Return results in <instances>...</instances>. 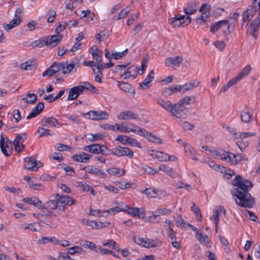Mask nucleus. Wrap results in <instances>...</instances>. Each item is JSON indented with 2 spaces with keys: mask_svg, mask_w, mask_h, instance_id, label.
<instances>
[{
  "mask_svg": "<svg viewBox=\"0 0 260 260\" xmlns=\"http://www.w3.org/2000/svg\"><path fill=\"white\" fill-rule=\"evenodd\" d=\"M233 184L236 187L231 190V193L236 203L241 207L252 208L255 204V201L248 192L253 186L252 182L243 179L238 175L233 180Z\"/></svg>",
  "mask_w": 260,
  "mask_h": 260,
  "instance_id": "1",
  "label": "nucleus"
},
{
  "mask_svg": "<svg viewBox=\"0 0 260 260\" xmlns=\"http://www.w3.org/2000/svg\"><path fill=\"white\" fill-rule=\"evenodd\" d=\"M85 90L93 93H99V90L95 87L88 82H83L79 85L74 86L69 90L67 100L71 101L76 99L80 94H83Z\"/></svg>",
  "mask_w": 260,
  "mask_h": 260,
  "instance_id": "2",
  "label": "nucleus"
},
{
  "mask_svg": "<svg viewBox=\"0 0 260 260\" xmlns=\"http://www.w3.org/2000/svg\"><path fill=\"white\" fill-rule=\"evenodd\" d=\"M51 68L54 70V73H56L59 71H62L63 74L70 73L74 68L75 64L74 61L68 64V61L57 63L54 62L51 66Z\"/></svg>",
  "mask_w": 260,
  "mask_h": 260,
  "instance_id": "3",
  "label": "nucleus"
},
{
  "mask_svg": "<svg viewBox=\"0 0 260 260\" xmlns=\"http://www.w3.org/2000/svg\"><path fill=\"white\" fill-rule=\"evenodd\" d=\"M134 240L137 244L146 248L155 247L160 246L161 245L160 242L157 239H144L140 237H134Z\"/></svg>",
  "mask_w": 260,
  "mask_h": 260,
  "instance_id": "4",
  "label": "nucleus"
},
{
  "mask_svg": "<svg viewBox=\"0 0 260 260\" xmlns=\"http://www.w3.org/2000/svg\"><path fill=\"white\" fill-rule=\"evenodd\" d=\"M0 147L3 153L5 156L8 157L12 154L13 151L12 142L8 137H4L2 134L1 136Z\"/></svg>",
  "mask_w": 260,
  "mask_h": 260,
  "instance_id": "5",
  "label": "nucleus"
},
{
  "mask_svg": "<svg viewBox=\"0 0 260 260\" xmlns=\"http://www.w3.org/2000/svg\"><path fill=\"white\" fill-rule=\"evenodd\" d=\"M188 110L184 106L181 105L179 103L174 104L171 114L173 116H175L177 118H182L187 114Z\"/></svg>",
  "mask_w": 260,
  "mask_h": 260,
  "instance_id": "6",
  "label": "nucleus"
},
{
  "mask_svg": "<svg viewBox=\"0 0 260 260\" xmlns=\"http://www.w3.org/2000/svg\"><path fill=\"white\" fill-rule=\"evenodd\" d=\"M118 157L126 156L129 158H132L133 156V152L128 148L117 146L113 149L111 153Z\"/></svg>",
  "mask_w": 260,
  "mask_h": 260,
  "instance_id": "7",
  "label": "nucleus"
},
{
  "mask_svg": "<svg viewBox=\"0 0 260 260\" xmlns=\"http://www.w3.org/2000/svg\"><path fill=\"white\" fill-rule=\"evenodd\" d=\"M225 27L229 30V33L230 34L231 31H233L234 28H232L231 29L230 26L229 25V21L227 20H222L219 21L213 25L211 26L210 31L212 34H215L216 31H217L220 28Z\"/></svg>",
  "mask_w": 260,
  "mask_h": 260,
  "instance_id": "8",
  "label": "nucleus"
},
{
  "mask_svg": "<svg viewBox=\"0 0 260 260\" xmlns=\"http://www.w3.org/2000/svg\"><path fill=\"white\" fill-rule=\"evenodd\" d=\"M138 134L141 136L146 137L151 142L158 144L162 143V140L160 138L152 133H149L145 129H139Z\"/></svg>",
  "mask_w": 260,
  "mask_h": 260,
  "instance_id": "9",
  "label": "nucleus"
},
{
  "mask_svg": "<svg viewBox=\"0 0 260 260\" xmlns=\"http://www.w3.org/2000/svg\"><path fill=\"white\" fill-rule=\"evenodd\" d=\"M62 38V35L56 34L45 38L44 40V42L46 45H50L52 47H55L59 43Z\"/></svg>",
  "mask_w": 260,
  "mask_h": 260,
  "instance_id": "10",
  "label": "nucleus"
},
{
  "mask_svg": "<svg viewBox=\"0 0 260 260\" xmlns=\"http://www.w3.org/2000/svg\"><path fill=\"white\" fill-rule=\"evenodd\" d=\"M124 209L123 211L126 212L128 214H131L133 216H137L139 218H143L145 216V212L143 209H139L138 208H131L125 205L123 207Z\"/></svg>",
  "mask_w": 260,
  "mask_h": 260,
  "instance_id": "11",
  "label": "nucleus"
},
{
  "mask_svg": "<svg viewBox=\"0 0 260 260\" xmlns=\"http://www.w3.org/2000/svg\"><path fill=\"white\" fill-rule=\"evenodd\" d=\"M42 126L44 127H59L61 124L53 117H45L42 120Z\"/></svg>",
  "mask_w": 260,
  "mask_h": 260,
  "instance_id": "12",
  "label": "nucleus"
},
{
  "mask_svg": "<svg viewBox=\"0 0 260 260\" xmlns=\"http://www.w3.org/2000/svg\"><path fill=\"white\" fill-rule=\"evenodd\" d=\"M82 169L86 173L98 176L101 178H104L106 175V174L101 169L94 167V166H88L83 168Z\"/></svg>",
  "mask_w": 260,
  "mask_h": 260,
  "instance_id": "13",
  "label": "nucleus"
},
{
  "mask_svg": "<svg viewBox=\"0 0 260 260\" xmlns=\"http://www.w3.org/2000/svg\"><path fill=\"white\" fill-rule=\"evenodd\" d=\"M117 117L118 119L125 120L136 119L138 118V116L137 114L133 112L132 111L125 110L120 112Z\"/></svg>",
  "mask_w": 260,
  "mask_h": 260,
  "instance_id": "14",
  "label": "nucleus"
},
{
  "mask_svg": "<svg viewBox=\"0 0 260 260\" xmlns=\"http://www.w3.org/2000/svg\"><path fill=\"white\" fill-rule=\"evenodd\" d=\"M53 197L59 203L62 204L71 206L73 204H75L76 203L75 200L67 196H60L59 194L56 193L54 194Z\"/></svg>",
  "mask_w": 260,
  "mask_h": 260,
  "instance_id": "15",
  "label": "nucleus"
},
{
  "mask_svg": "<svg viewBox=\"0 0 260 260\" xmlns=\"http://www.w3.org/2000/svg\"><path fill=\"white\" fill-rule=\"evenodd\" d=\"M256 8L251 7L244 11L242 13V21L243 23H248L254 17L256 13Z\"/></svg>",
  "mask_w": 260,
  "mask_h": 260,
  "instance_id": "16",
  "label": "nucleus"
},
{
  "mask_svg": "<svg viewBox=\"0 0 260 260\" xmlns=\"http://www.w3.org/2000/svg\"><path fill=\"white\" fill-rule=\"evenodd\" d=\"M24 162L26 165L24 166V168L28 170L37 171L39 167H37V160L34 157H27L24 158Z\"/></svg>",
  "mask_w": 260,
  "mask_h": 260,
  "instance_id": "17",
  "label": "nucleus"
},
{
  "mask_svg": "<svg viewBox=\"0 0 260 260\" xmlns=\"http://www.w3.org/2000/svg\"><path fill=\"white\" fill-rule=\"evenodd\" d=\"M117 83L118 87L120 89L125 92L132 94L133 96L135 95V90L130 84L123 81H117Z\"/></svg>",
  "mask_w": 260,
  "mask_h": 260,
  "instance_id": "18",
  "label": "nucleus"
},
{
  "mask_svg": "<svg viewBox=\"0 0 260 260\" xmlns=\"http://www.w3.org/2000/svg\"><path fill=\"white\" fill-rule=\"evenodd\" d=\"M240 118L241 121L246 123H249L252 121L253 115L250 113L248 107L245 106L241 112Z\"/></svg>",
  "mask_w": 260,
  "mask_h": 260,
  "instance_id": "19",
  "label": "nucleus"
},
{
  "mask_svg": "<svg viewBox=\"0 0 260 260\" xmlns=\"http://www.w3.org/2000/svg\"><path fill=\"white\" fill-rule=\"evenodd\" d=\"M44 104L43 102H40L35 106L27 116V119H30L32 118L37 116L44 109Z\"/></svg>",
  "mask_w": 260,
  "mask_h": 260,
  "instance_id": "20",
  "label": "nucleus"
},
{
  "mask_svg": "<svg viewBox=\"0 0 260 260\" xmlns=\"http://www.w3.org/2000/svg\"><path fill=\"white\" fill-rule=\"evenodd\" d=\"M22 201L24 203L34 205L41 210L44 208L42 206V202L36 197L23 198Z\"/></svg>",
  "mask_w": 260,
  "mask_h": 260,
  "instance_id": "21",
  "label": "nucleus"
},
{
  "mask_svg": "<svg viewBox=\"0 0 260 260\" xmlns=\"http://www.w3.org/2000/svg\"><path fill=\"white\" fill-rule=\"evenodd\" d=\"M183 61V57L182 56H176L172 57H169L166 59L165 64L167 66L174 65L179 67Z\"/></svg>",
  "mask_w": 260,
  "mask_h": 260,
  "instance_id": "22",
  "label": "nucleus"
},
{
  "mask_svg": "<svg viewBox=\"0 0 260 260\" xmlns=\"http://www.w3.org/2000/svg\"><path fill=\"white\" fill-rule=\"evenodd\" d=\"M154 72L153 70H151L150 72V74L148 75L145 80L142 82L139 86L138 88L139 89H147L149 87V84L152 82L153 79L154 78L152 74H154Z\"/></svg>",
  "mask_w": 260,
  "mask_h": 260,
  "instance_id": "23",
  "label": "nucleus"
},
{
  "mask_svg": "<svg viewBox=\"0 0 260 260\" xmlns=\"http://www.w3.org/2000/svg\"><path fill=\"white\" fill-rule=\"evenodd\" d=\"M251 70L252 68L248 64L245 68H244L241 70V71L234 78L237 82H238L245 77L247 76L250 73Z\"/></svg>",
  "mask_w": 260,
  "mask_h": 260,
  "instance_id": "24",
  "label": "nucleus"
},
{
  "mask_svg": "<svg viewBox=\"0 0 260 260\" xmlns=\"http://www.w3.org/2000/svg\"><path fill=\"white\" fill-rule=\"evenodd\" d=\"M92 49V55L93 59H95L96 61V66L99 65L102 63V51L96 46H95V48L92 47L91 48Z\"/></svg>",
  "mask_w": 260,
  "mask_h": 260,
  "instance_id": "25",
  "label": "nucleus"
},
{
  "mask_svg": "<svg viewBox=\"0 0 260 260\" xmlns=\"http://www.w3.org/2000/svg\"><path fill=\"white\" fill-rule=\"evenodd\" d=\"M183 146L184 148L185 152L189 156V157L192 159H197V153L195 152L194 149L188 143L184 142Z\"/></svg>",
  "mask_w": 260,
  "mask_h": 260,
  "instance_id": "26",
  "label": "nucleus"
},
{
  "mask_svg": "<svg viewBox=\"0 0 260 260\" xmlns=\"http://www.w3.org/2000/svg\"><path fill=\"white\" fill-rule=\"evenodd\" d=\"M91 157V155L87 154L84 152H82L80 154H75L72 156V158L76 161L86 162Z\"/></svg>",
  "mask_w": 260,
  "mask_h": 260,
  "instance_id": "27",
  "label": "nucleus"
},
{
  "mask_svg": "<svg viewBox=\"0 0 260 260\" xmlns=\"http://www.w3.org/2000/svg\"><path fill=\"white\" fill-rule=\"evenodd\" d=\"M157 104L166 111H169L170 113L172 112L174 104L172 105L170 101H166L161 98H159L157 100Z\"/></svg>",
  "mask_w": 260,
  "mask_h": 260,
  "instance_id": "28",
  "label": "nucleus"
},
{
  "mask_svg": "<svg viewBox=\"0 0 260 260\" xmlns=\"http://www.w3.org/2000/svg\"><path fill=\"white\" fill-rule=\"evenodd\" d=\"M200 85V82L197 80H194L189 83H187L182 86V93H184L186 91L191 89L194 87H197Z\"/></svg>",
  "mask_w": 260,
  "mask_h": 260,
  "instance_id": "29",
  "label": "nucleus"
},
{
  "mask_svg": "<svg viewBox=\"0 0 260 260\" xmlns=\"http://www.w3.org/2000/svg\"><path fill=\"white\" fill-rule=\"evenodd\" d=\"M119 206H116L112 208L109 209L107 210H104L102 211V213H109V214H115L118 212H119L123 210H124L123 207L125 206V204L123 202H121L120 203H117Z\"/></svg>",
  "mask_w": 260,
  "mask_h": 260,
  "instance_id": "30",
  "label": "nucleus"
},
{
  "mask_svg": "<svg viewBox=\"0 0 260 260\" xmlns=\"http://www.w3.org/2000/svg\"><path fill=\"white\" fill-rule=\"evenodd\" d=\"M85 151H88L94 154H99L102 152L101 148V145L99 144H92L89 146H86L83 148Z\"/></svg>",
  "mask_w": 260,
  "mask_h": 260,
  "instance_id": "31",
  "label": "nucleus"
},
{
  "mask_svg": "<svg viewBox=\"0 0 260 260\" xmlns=\"http://www.w3.org/2000/svg\"><path fill=\"white\" fill-rule=\"evenodd\" d=\"M196 4L194 2L188 3L183 9L184 13L186 15H191L196 13Z\"/></svg>",
  "mask_w": 260,
  "mask_h": 260,
  "instance_id": "32",
  "label": "nucleus"
},
{
  "mask_svg": "<svg viewBox=\"0 0 260 260\" xmlns=\"http://www.w3.org/2000/svg\"><path fill=\"white\" fill-rule=\"evenodd\" d=\"M184 15H176L170 20V24L174 27H179L183 25L181 19H183Z\"/></svg>",
  "mask_w": 260,
  "mask_h": 260,
  "instance_id": "33",
  "label": "nucleus"
},
{
  "mask_svg": "<svg viewBox=\"0 0 260 260\" xmlns=\"http://www.w3.org/2000/svg\"><path fill=\"white\" fill-rule=\"evenodd\" d=\"M81 245L85 248H89L90 250L98 252V247L96 244L93 242L84 240L81 241Z\"/></svg>",
  "mask_w": 260,
  "mask_h": 260,
  "instance_id": "34",
  "label": "nucleus"
},
{
  "mask_svg": "<svg viewBox=\"0 0 260 260\" xmlns=\"http://www.w3.org/2000/svg\"><path fill=\"white\" fill-rule=\"evenodd\" d=\"M153 153L152 155L154 156L160 161H169L170 158V155L167 153H165L161 151H152Z\"/></svg>",
  "mask_w": 260,
  "mask_h": 260,
  "instance_id": "35",
  "label": "nucleus"
},
{
  "mask_svg": "<svg viewBox=\"0 0 260 260\" xmlns=\"http://www.w3.org/2000/svg\"><path fill=\"white\" fill-rule=\"evenodd\" d=\"M216 154L218 155V153ZM219 155L221 156V159H223L231 164L232 158L235 157L234 153L225 151H222L221 153H219Z\"/></svg>",
  "mask_w": 260,
  "mask_h": 260,
  "instance_id": "36",
  "label": "nucleus"
},
{
  "mask_svg": "<svg viewBox=\"0 0 260 260\" xmlns=\"http://www.w3.org/2000/svg\"><path fill=\"white\" fill-rule=\"evenodd\" d=\"M21 69L30 71L36 68L35 60H28L20 64Z\"/></svg>",
  "mask_w": 260,
  "mask_h": 260,
  "instance_id": "37",
  "label": "nucleus"
},
{
  "mask_svg": "<svg viewBox=\"0 0 260 260\" xmlns=\"http://www.w3.org/2000/svg\"><path fill=\"white\" fill-rule=\"evenodd\" d=\"M94 120H101L107 119L108 118V114L105 111H94Z\"/></svg>",
  "mask_w": 260,
  "mask_h": 260,
  "instance_id": "38",
  "label": "nucleus"
},
{
  "mask_svg": "<svg viewBox=\"0 0 260 260\" xmlns=\"http://www.w3.org/2000/svg\"><path fill=\"white\" fill-rule=\"evenodd\" d=\"M107 172L111 175L121 176L125 173L123 169L121 170L119 168H111L107 170Z\"/></svg>",
  "mask_w": 260,
  "mask_h": 260,
  "instance_id": "39",
  "label": "nucleus"
},
{
  "mask_svg": "<svg viewBox=\"0 0 260 260\" xmlns=\"http://www.w3.org/2000/svg\"><path fill=\"white\" fill-rule=\"evenodd\" d=\"M22 100L27 104H34L37 101V97L35 93H29L26 94V97L22 98Z\"/></svg>",
  "mask_w": 260,
  "mask_h": 260,
  "instance_id": "40",
  "label": "nucleus"
},
{
  "mask_svg": "<svg viewBox=\"0 0 260 260\" xmlns=\"http://www.w3.org/2000/svg\"><path fill=\"white\" fill-rule=\"evenodd\" d=\"M159 170L163 171L173 178L176 176V173L173 171L171 168L167 165H160L159 167Z\"/></svg>",
  "mask_w": 260,
  "mask_h": 260,
  "instance_id": "41",
  "label": "nucleus"
},
{
  "mask_svg": "<svg viewBox=\"0 0 260 260\" xmlns=\"http://www.w3.org/2000/svg\"><path fill=\"white\" fill-rule=\"evenodd\" d=\"M155 214L152 215L153 218H158L160 215H167L172 212V210L168 208L158 209L155 211Z\"/></svg>",
  "mask_w": 260,
  "mask_h": 260,
  "instance_id": "42",
  "label": "nucleus"
},
{
  "mask_svg": "<svg viewBox=\"0 0 260 260\" xmlns=\"http://www.w3.org/2000/svg\"><path fill=\"white\" fill-rule=\"evenodd\" d=\"M55 32L57 35H60V33L63 31L68 26V23L65 21H61L58 23Z\"/></svg>",
  "mask_w": 260,
  "mask_h": 260,
  "instance_id": "43",
  "label": "nucleus"
},
{
  "mask_svg": "<svg viewBox=\"0 0 260 260\" xmlns=\"http://www.w3.org/2000/svg\"><path fill=\"white\" fill-rule=\"evenodd\" d=\"M37 133L38 134V137L40 138L46 136H52L53 135L50 129L42 127L38 128Z\"/></svg>",
  "mask_w": 260,
  "mask_h": 260,
  "instance_id": "44",
  "label": "nucleus"
},
{
  "mask_svg": "<svg viewBox=\"0 0 260 260\" xmlns=\"http://www.w3.org/2000/svg\"><path fill=\"white\" fill-rule=\"evenodd\" d=\"M191 210L194 213L197 220L201 221L202 219V215L201 210L199 207L193 203H192V206L191 207Z\"/></svg>",
  "mask_w": 260,
  "mask_h": 260,
  "instance_id": "45",
  "label": "nucleus"
},
{
  "mask_svg": "<svg viewBox=\"0 0 260 260\" xmlns=\"http://www.w3.org/2000/svg\"><path fill=\"white\" fill-rule=\"evenodd\" d=\"M156 191L157 190L155 189L154 188L149 187L142 191V193L146 194L149 198H156Z\"/></svg>",
  "mask_w": 260,
  "mask_h": 260,
  "instance_id": "46",
  "label": "nucleus"
},
{
  "mask_svg": "<svg viewBox=\"0 0 260 260\" xmlns=\"http://www.w3.org/2000/svg\"><path fill=\"white\" fill-rule=\"evenodd\" d=\"M238 82L235 80L234 78L231 79L225 84L223 85L221 88L220 92H224L226 91L230 87L236 84Z\"/></svg>",
  "mask_w": 260,
  "mask_h": 260,
  "instance_id": "47",
  "label": "nucleus"
},
{
  "mask_svg": "<svg viewBox=\"0 0 260 260\" xmlns=\"http://www.w3.org/2000/svg\"><path fill=\"white\" fill-rule=\"evenodd\" d=\"M19 138L15 139L13 140V145L14 146L15 150L17 153L21 152L25 148V146L19 142Z\"/></svg>",
  "mask_w": 260,
  "mask_h": 260,
  "instance_id": "48",
  "label": "nucleus"
},
{
  "mask_svg": "<svg viewBox=\"0 0 260 260\" xmlns=\"http://www.w3.org/2000/svg\"><path fill=\"white\" fill-rule=\"evenodd\" d=\"M103 245L104 246H108L110 248H112L115 250H117L118 251H119L118 244L113 240H108L107 241H104L103 243Z\"/></svg>",
  "mask_w": 260,
  "mask_h": 260,
  "instance_id": "49",
  "label": "nucleus"
},
{
  "mask_svg": "<svg viewBox=\"0 0 260 260\" xmlns=\"http://www.w3.org/2000/svg\"><path fill=\"white\" fill-rule=\"evenodd\" d=\"M195 101V98L194 96H185L182 100H180L178 103L182 105H189L190 104L194 103Z\"/></svg>",
  "mask_w": 260,
  "mask_h": 260,
  "instance_id": "50",
  "label": "nucleus"
},
{
  "mask_svg": "<svg viewBox=\"0 0 260 260\" xmlns=\"http://www.w3.org/2000/svg\"><path fill=\"white\" fill-rule=\"evenodd\" d=\"M196 237L198 241L202 244L207 245L209 240L207 235H203L201 233H197Z\"/></svg>",
  "mask_w": 260,
  "mask_h": 260,
  "instance_id": "51",
  "label": "nucleus"
},
{
  "mask_svg": "<svg viewBox=\"0 0 260 260\" xmlns=\"http://www.w3.org/2000/svg\"><path fill=\"white\" fill-rule=\"evenodd\" d=\"M132 10V6L128 5L126 7L123 9L119 13L118 19L119 20L120 19L124 18L126 15L129 13V12Z\"/></svg>",
  "mask_w": 260,
  "mask_h": 260,
  "instance_id": "52",
  "label": "nucleus"
},
{
  "mask_svg": "<svg viewBox=\"0 0 260 260\" xmlns=\"http://www.w3.org/2000/svg\"><path fill=\"white\" fill-rule=\"evenodd\" d=\"M114 63L110 62L109 63H101L99 65L97 66V70H98V73H99L100 74H102L101 70H104V69H108L110 67H112L114 66Z\"/></svg>",
  "mask_w": 260,
  "mask_h": 260,
  "instance_id": "53",
  "label": "nucleus"
},
{
  "mask_svg": "<svg viewBox=\"0 0 260 260\" xmlns=\"http://www.w3.org/2000/svg\"><path fill=\"white\" fill-rule=\"evenodd\" d=\"M88 136H89L88 137V140L90 141L100 140L104 137V135L102 133H97L95 134H88Z\"/></svg>",
  "mask_w": 260,
  "mask_h": 260,
  "instance_id": "54",
  "label": "nucleus"
},
{
  "mask_svg": "<svg viewBox=\"0 0 260 260\" xmlns=\"http://www.w3.org/2000/svg\"><path fill=\"white\" fill-rule=\"evenodd\" d=\"M129 137L125 135H118L115 139L116 141L120 142L122 144H128Z\"/></svg>",
  "mask_w": 260,
  "mask_h": 260,
  "instance_id": "55",
  "label": "nucleus"
},
{
  "mask_svg": "<svg viewBox=\"0 0 260 260\" xmlns=\"http://www.w3.org/2000/svg\"><path fill=\"white\" fill-rule=\"evenodd\" d=\"M127 70L132 77H136L138 74H139V72L141 71L140 69L135 67V66L129 67L127 69Z\"/></svg>",
  "mask_w": 260,
  "mask_h": 260,
  "instance_id": "56",
  "label": "nucleus"
},
{
  "mask_svg": "<svg viewBox=\"0 0 260 260\" xmlns=\"http://www.w3.org/2000/svg\"><path fill=\"white\" fill-rule=\"evenodd\" d=\"M47 14L49 15L47 18V22L48 23H53L56 16L55 11L53 10H50L48 11Z\"/></svg>",
  "mask_w": 260,
  "mask_h": 260,
  "instance_id": "57",
  "label": "nucleus"
},
{
  "mask_svg": "<svg viewBox=\"0 0 260 260\" xmlns=\"http://www.w3.org/2000/svg\"><path fill=\"white\" fill-rule=\"evenodd\" d=\"M82 251V248L79 246H73L68 249V253L72 255L76 253H81Z\"/></svg>",
  "mask_w": 260,
  "mask_h": 260,
  "instance_id": "58",
  "label": "nucleus"
},
{
  "mask_svg": "<svg viewBox=\"0 0 260 260\" xmlns=\"http://www.w3.org/2000/svg\"><path fill=\"white\" fill-rule=\"evenodd\" d=\"M142 170L148 174L153 175L157 173V171L155 169H152L146 165H143L142 167Z\"/></svg>",
  "mask_w": 260,
  "mask_h": 260,
  "instance_id": "59",
  "label": "nucleus"
},
{
  "mask_svg": "<svg viewBox=\"0 0 260 260\" xmlns=\"http://www.w3.org/2000/svg\"><path fill=\"white\" fill-rule=\"evenodd\" d=\"M58 202L55 199L50 200L47 202V204L48 205V206L52 210H55L57 208V205L58 204Z\"/></svg>",
  "mask_w": 260,
  "mask_h": 260,
  "instance_id": "60",
  "label": "nucleus"
},
{
  "mask_svg": "<svg viewBox=\"0 0 260 260\" xmlns=\"http://www.w3.org/2000/svg\"><path fill=\"white\" fill-rule=\"evenodd\" d=\"M213 215L212 216V218L211 219H213L214 220L215 224H217V223H218L219 222V210L217 208H216L214 209L213 211Z\"/></svg>",
  "mask_w": 260,
  "mask_h": 260,
  "instance_id": "61",
  "label": "nucleus"
},
{
  "mask_svg": "<svg viewBox=\"0 0 260 260\" xmlns=\"http://www.w3.org/2000/svg\"><path fill=\"white\" fill-rule=\"evenodd\" d=\"M258 30V29L255 27H251L250 25L248 29V31L249 32L250 35H251L255 39H256L257 38Z\"/></svg>",
  "mask_w": 260,
  "mask_h": 260,
  "instance_id": "62",
  "label": "nucleus"
},
{
  "mask_svg": "<svg viewBox=\"0 0 260 260\" xmlns=\"http://www.w3.org/2000/svg\"><path fill=\"white\" fill-rule=\"evenodd\" d=\"M260 25V18L257 16L251 23L250 26L251 27H255L259 29Z\"/></svg>",
  "mask_w": 260,
  "mask_h": 260,
  "instance_id": "63",
  "label": "nucleus"
},
{
  "mask_svg": "<svg viewBox=\"0 0 260 260\" xmlns=\"http://www.w3.org/2000/svg\"><path fill=\"white\" fill-rule=\"evenodd\" d=\"M58 260H76L72 258L68 253L62 252L59 254Z\"/></svg>",
  "mask_w": 260,
  "mask_h": 260,
  "instance_id": "64",
  "label": "nucleus"
}]
</instances>
